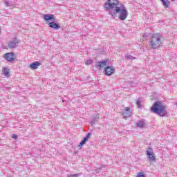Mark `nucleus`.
Returning <instances> with one entry per match:
<instances>
[{
    "label": "nucleus",
    "mask_w": 177,
    "mask_h": 177,
    "mask_svg": "<svg viewBox=\"0 0 177 177\" xmlns=\"http://www.w3.org/2000/svg\"><path fill=\"white\" fill-rule=\"evenodd\" d=\"M104 7L113 19H115L117 15H118L120 20L122 21L127 20V17H128V10L118 0H108L104 3Z\"/></svg>",
    "instance_id": "1"
},
{
    "label": "nucleus",
    "mask_w": 177,
    "mask_h": 177,
    "mask_svg": "<svg viewBox=\"0 0 177 177\" xmlns=\"http://www.w3.org/2000/svg\"><path fill=\"white\" fill-rule=\"evenodd\" d=\"M151 111L154 114L165 117L168 113L167 112V106L162 104L160 102H156L151 108Z\"/></svg>",
    "instance_id": "2"
},
{
    "label": "nucleus",
    "mask_w": 177,
    "mask_h": 177,
    "mask_svg": "<svg viewBox=\"0 0 177 177\" xmlns=\"http://www.w3.org/2000/svg\"><path fill=\"white\" fill-rule=\"evenodd\" d=\"M162 36L160 33H155L152 35L149 45L152 49H158L162 45Z\"/></svg>",
    "instance_id": "3"
},
{
    "label": "nucleus",
    "mask_w": 177,
    "mask_h": 177,
    "mask_svg": "<svg viewBox=\"0 0 177 177\" xmlns=\"http://www.w3.org/2000/svg\"><path fill=\"white\" fill-rule=\"evenodd\" d=\"M147 156H148L149 161L154 162L156 161V156L151 148H148L146 151Z\"/></svg>",
    "instance_id": "4"
},
{
    "label": "nucleus",
    "mask_w": 177,
    "mask_h": 177,
    "mask_svg": "<svg viewBox=\"0 0 177 177\" xmlns=\"http://www.w3.org/2000/svg\"><path fill=\"white\" fill-rule=\"evenodd\" d=\"M115 72V68H114V67L113 66H108L104 68L105 75H108V77H110V75H113Z\"/></svg>",
    "instance_id": "5"
},
{
    "label": "nucleus",
    "mask_w": 177,
    "mask_h": 177,
    "mask_svg": "<svg viewBox=\"0 0 177 177\" xmlns=\"http://www.w3.org/2000/svg\"><path fill=\"white\" fill-rule=\"evenodd\" d=\"M17 44H19V39H17V38L12 39L8 43V48H10V49H14L17 46Z\"/></svg>",
    "instance_id": "6"
},
{
    "label": "nucleus",
    "mask_w": 177,
    "mask_h": 177,
    "mask_svg": "<svg viewBox=\"0 0 177 177\" xmlns=\"http://www.w3.org/2000/svg\"><path fill=\"white\" fill-rule=\"evenodd\" d=\"M107 63H108L107 60L97 62H95V66H96L97 70H100V68H103V67H104V66H107Z\"/></svg>",
    "instance_id": "7"
},
{
    "label": "nucleus",
    "mask_w": 177,
    "mask_h": 177,
    "mask_svg": "<svg viewBox=\"0 0 177 177\" xmlns=\"http://www.w3.org/2000/svg\"><path fill=\"white\" fill-rule=\"evenodd\" d=\"M5 57L8 62H15V53H8L5 55Z\"/></svg>",
    "instance_id": "8"
},
{
    "label": "nucleus",
    "mask_w": 177,
    "mask_h": 177,
    "mask_svg": "<svg viewBox=\"0 0 177 177\" xmlns=\"http://www.w3.org/2000/svg\"><path fill=\"white\" fill-rule=\"evenodd\" d=\"M122 115L124 118H128L129 117H131V108L126 107L124 109V111L122 112Z\"/></svg>",
    "instance_id": "9"
},
{
    "label": "nucleus",
    "mask_w": 177,
    "mask_h": 177,
    "mask_svg": "<svg viewBox=\"0 0 177 177\" xmlns=\"http://www.w3.org/2000/svg\"><path fill=\"white\" fill-rule=\"evenodd\" d=\"M89 138H91V133H88L86 136H85L83 140L80 142V145H79V147H80V149L82 147V146H84V145H85V143H86L88 139H89Z\"/></svg>",
    "instance_id": "10"
},
{
    "label": "nucleus",
    "mask_w": 177,
    "mask_h": 177,
    "mask_svg": "<svg viewBox=\"0 0 177 177\" xmlns=\"http://www.w3.org/2000/svg\"><path fill=\"white\" fill-rule=\"evenodd\" d=\"M48 26L50 28H53V30H60L61 28V26H59V24H57L55 21L50 22Z\"/></svg>",
    "instance_id": "11"
},
{
    "label": "nucleus",
    "mask_w": 177,
    "mask_h": 177,
    "mask_svg": "<svg viewBox=\"0 0 177 177\" xmlns=\"http://www.w3.org/2000/svg\"><path fill=\"white\" fill-rule=\"evenodd\" d=\"M39 66H41L40 62H35L30 64V68H32V70H37Z\"/></svg>",
    "instance_id": "12"
},
{
    "label": "nucleus",
    "mask_w": 177,
    "mask_h": 177,
    "mask_svg": "<svg viewBox=\"0 0 177 177\" xmlns=\"http://www.w3.org/2000/svg\"><path fill=\"white\" fill-rule=\"evenodd\" d=\"M53 17L54 16L52 14H46L44 15V19L46 21H49V20H55Z\"/></svg>",
    "instance_id": "13"
},
{
    "label": "nucleus",
    "mask_w": 177,
    "mask_h": 177,
    "mask_svg": "<svg viewBox=\"0 0 177 177\" xmlns=\"http://www.w3.org/2000/svg\"><path fill=\"white\" fill-rule=\"evenodd\" d=\"M99 121V114H95L93 119L91 122V125H95Z\"/></svg>",
    "instance_id": "14"
},
{
    "label": "nucleus",
    "mask_w": 177,
    "mask_h": 177,
    "mask_svg": "<svg viewBox=\"0 0 177 177\" xmlns=\"http://www.w3.org/2000/svg\"><path fill=\"white\" fill-rule=\"evenodd\" d=\"M138 128H143L145 127V120H140L136 123Z\"/></svg>",
    "instance_id": "15"
},
{
    "label": "nucleus",
    "mask_w": 177,
    "mask_h": 177,
    "mask_svg": "<svg viewBox=\"0 0 177 177\" xmlns=\"http://www.w3.org/2000/svg\"><path fill=\"white\" fill-rule=\"evenodd\" d=\"M125 57L127 60H135V59H136V57H135L129 54H127L125 55Z\"/></svg>",
    "instance_id": "16"
},
{
    "label": "nucleus",
    "mask_w": 177,
    "mask_h": 177,
    "mask_svg": "<svg viewBox=\"0 0 177 177\" xmlns=\"http://www.w3.org/2000/svg\"><path fill=\"white\" fill-rule=\"evenodd\" d=\"M162 3L163 6H165V8H169V1L162 0Z\"/></svg>",
    "instance_id": "17"
},
{
    "label": "nucleus",
    "mask_w": 177,
    "mask_h": 177,
    "mask_svg": "<svg viewBox=\"0 0 177 177\" xmlns=\"http://www.w3.org/2000/svg\"><path fill=\"white\" fill-rule=\"evenodd\" d=\"M4 4L6 6H12V5H13V2H12V1H4Z\"/></svg>",
    "instance_id": "18"
},
{
    "label": "nucleus",
    "mask_w": 177,
    "mask_h": 177,
    "mask_svg": "<svg viewBox=\"0 0 177 177\" xmlns=\"http://www.w3.org/2000/svg\"><path fill=\"white\" fill-rule=\"evenodd\" d=\"M3 71L4 75H6V77H8V75H9V68H4Z\"/></svg>",
    "instance_id": "19"
},
{
    "label": "nucleus",
    "mask_w": 177,
    "mask_h": 177,
    "mask_svg": "<svg viewBox=\"0 0 177 177\" xmlns=\"http://www.w3.org/2000/svg\"><path fill=\"white\" fill-rule=\"evenodd\" d=\"M81 174H68L66 177H79Z\"/></svg>",
    "instance_id": "20"
},
{
    "label": "nucleus",
    "mask_w": 177,
    "mask_h": 177,
    "mask_svg": "<svg viewBox=\"0 0 177 177\" xmlns=\"http://www.w3.org/2000/svg\"><path fill=\"white\" fill-rule=\"evenodd\" d=\"M93 61L92 59H88V60L86 61L85 64L86 66H89L91 63H93Z\"/></svg>",
    "instance_id": "21"
},
{
    "label": "nucleus",
    "mask_w": 177,
    "mask_h": 177,
    "mask_svg": "<svg viewBox=\"0 0 177 177\" xmlns=\"http://www.w3.org/2000/svg\"><path fill=\"white\" fill-rule=\"evenodd\" d=\"M136 104H137V106L138 107V109H142V105H140V100H138L136 102Z\"/></svg>",
    "instance_id": "22"
},
{
    "label": "nucleus",
    "mask_w": 177,
    "mask_h": 177,
    "mask_svg": "<svg viewBox=\"0 0 177 177\" xmlns=\"http://www.w3.org/2000/svg\"><path fill=\"white\" fill-rule=\"evenodd\" d=\"M103 168H106V166L101 165V166L98 168V169H103Z\"/></svg>",
    "instance_id": "23"
},
{
    "label": "nucleus",
    "mask_w": 177,
    "mask_h": 177,
    "mask_svg": "<svg viewBox=\"0 0 177 177\" xmlns=\"http://www.w3.org/2000/svg\"><path fill=\"white\" fill-rule=\"evenodd\" d=\"M12 138L13 139H17V136L16 134H13Z\"/></svg>",
    "instance_id": "24"
},
{
    "label": "nucleus",
    "mask_w": 177,
    "mask_h": 177,
    "mask_svg": "<svg viewBox=\"0 0 177 177\" xmlns=\"http://www.w3.org/2000/svg\"><path fill=\"white\" fill-rule=\"evenodd\" d=\"M172 2H175V0H171Z\"/></svg>",
    "instance_id": "25"
},
{
    "label": "nucleus",
    "mask_w": 177,
    "mask_h": 177,
    "mask_svg": "<svg viewBox=\"0 0 177 177\" xmlns=\"http://www.w3.org/2000/svg\"><path fill=\"white\" fill-rule=\"evenodd\" d=\"M0 34H1V28H0Z\"/></svg>",
    "instance_id": "26"
},
{
    "label": "nucleus",
    "mask_w": 177,
    "mask_h": 177,
    "mask_svg": "<svg viewBox=\"0 0 177 177\" xmlns=\"http://www.w3.org/2000/svg\"><path fill=\"white\" fill-rule=\"evenodd\" d=\"M176 106H177V102L176 103Z\"/></svg>",
    "instance_id": "27"
},
{
    "label": "nucleus",
    "mask_w": 177,
    "mask_h": 177,
    "mask_svg": "<svg viewBox=\"0 0 177 177\" xmlns=\"http://www.w3.org/2000/svg\"><path fill=\"white\" fill-rule=\"evenodd\" d=\"M161 1V2H162V0H160Z\"/></svg>",
    "instance_id": "28"
}]
</instances>
